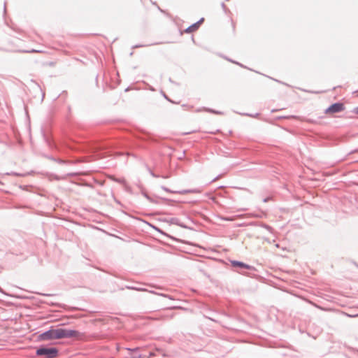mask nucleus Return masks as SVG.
<instances>
[{
	"label": "nucleus",
	"instance_id": "7",
	"mask_svg": "<svg viewBox=\"0 0 358 358\" xmlns=\"http://www.w3.org/2000/svg\"><path fill=\"white\" fill-rule=\"evenodd\" d=\"M203 20H204V19H203V18H201V19L200 20H199L197 22L201 23V22H203Z\"/></svg>",
	"mask_w": 358,
	"mask_h": 358
},
{
	"label": "nucleus",
	"instance_id": "6",
	"mask_svg": "<svg viewBox=\"0 0 358 358\" xmlns=\"http://www.w3.org/2000/svg\"><path fill=\"white\" fill-rule=\"evenodd\" d=\"M224 220H228V221H233V220H234V218H224Z\"/></svg>",
	"mask_w": 358,
	"mask_h": 358
},
{
	"label": "nucleus",
	"instance_id": "3",
	"mask_svg": "<svg viewBox=\"0 0 358 358\" xmlns=\"http://www.w3.org/2000/svg\"><path fill=\"white\" fill-rule=\"evenodd\" d=\"M345 109V106L341 103H336L330 106L325 111L327 114L335 113L343 111Z\"/></svg>",
	"mask_w": 358,
	"mask_h": 358
},
{
	"label": "nucleus",
	"instance_id": "5",
	"mask_svg": "<svg viewBox=\"0 0 358 358\" xmlns=\"http://www.w3.org/2000/svg\"><path fill=\"white\" fill-rule=\"evenodd\" d=\"M199 24H192V25L187 29L185 31H196L199 28Z\"/></svg>",
	"mask_w": 358,
	"mask_h": 358
},
{
	"label": "nucleus",
	"instance_id": "8",
	"mask_svg": "<svg viewBox=\"0 0 358 358\" xmlns=\"http://www.w3.org/2000/svg\"><path fill=\"white\" fill-rule=\"evenodd\" d=\"M357 113H358V108H357Z\"/></svg>",
	"mask_w": 358,
	"mask_h": 358
},
{
	"label": "nucleus",
	"instance_id": "1",
	"mask_svg": "<svg viewBox=\"0 0 358 358\" xmlns=\"http://www.w3.org/2000/svg\"><path fill=\"white\" fill-rule=\"evenodd\" d=\"M74 338L82 340L84 334L78 331L68 329H51L40 335L42 341H49L61 338Z\"/></svg>",
	"mask_w": 358,
	"mask_h": 358
},
{
	"label": "nucleus",
	"instance_id": "2",
	"mask_svg": "<svg viewBox=\"0 0 358 358\" xmlns=\"http://www.w3.org/2000/svg\"><path fill=\"white\" fill-rule=\"evenodd\" d=\"M37 355L45 356L46 358H54L57 356L58 351L55 348H39L36 351Z\"/></svg>",
	"mask_w": 358,
	"mask_h": 358
},
{
	"label": "nucleus",
	"instance_id": "4",
	"mask_svg": "<svg viewBox=\"0 0 358 358\" xmlns=\"http://www.w3.org/2000/svg\"><path fill=\"white\" fill-rule=\"evenodd\" d=\"M231 263L234 266H238V267L245 268H249V266L248 265H246L245 264L241 262L234 261Z\"/></svg>",
	"mask_w": 358,
	"mask_h": 358
}]
</instances>
